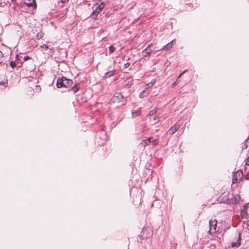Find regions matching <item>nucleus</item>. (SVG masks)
Listing matches in <instances>:
<instances>
[{
	"label": "nucleus",
	"instance_id": "nucleus-1",
	"mask_svg": "<svg viewBox=\"0 0 249 249\" xmlns=\"http://www.w3.org/2000/svg\"><path fill=\"white\" fill-rule=\"evenodd\" d=\"M72 84V81L71 79H67L64 77L58 79L56 82V86L58 88L62 87L68 88Z\"/></svg>",
	"mask_w": 249,
	"mask_h": 249
},
{
	"label": "nucleus",
	"instance_id": "nucleus-2",
	"mask_svg": "<svg viewBox=\"0 0 249 249\" xmlns=\"http://www.w3.org/2000/svg\"><path fill=\"white\" fill-rule=\"evenodd\" d=\"M217 222L216 220H211L209 221L210 230L209 232L210 234H213L216 231Z\"/></svg>",
	"mask_w": 249,
	"mask_h": 249
},
{
	"label": "nucleus",
	"instance_id": "nucleus-3",
	"mask_svg": "<svg viewBox=\"0 0 249 249\" xmlns=\"http://www.w3.org/2000/svg\"><path fill=\"white\" fill-rule=\"evenodd\" d=\"M94 7L95 9L92 12V14L93 15L97 16L98 15V14H99L102 11V10L104 8V4L103 2H102L100 4H97L95 5Z\"/></svg>",
	"mask_w": 249,
	"mask_h": 249
},
{
	"label": "nucleus",
	"instance_id": "nucleus-4",
	"mask_svg": "<svg viewBox=\"0 0 249 249\" xmlns=\"http://www.w3.org/2000/svg\"><path fill=\"white\" fill-rule=\"evenodd\" d=\"M152 44H150L142 52L143 57L149 56L153 50L151 49Z\"/></svg>",
	"mask_w": 249,
	"mask_h": 249
},
{
	"label": "nucleus",
	"instance_id": "nucleus-5",
	"mask_svg": "<svg viewBox=\"0 0 249 249\" xmlns=\"http://www.w3.org/2000/svg\"><path fill=\"white\" fill-rule=\"evenodd\" d=\"M123 98V96L120 93H115L113 97L111 99V101L112 102H120Z\"/></svg>",
	"mask_w": 249,
	"mask_h": 249
},
{
	"label": "nucleus",
	"instance_id": "nucleus-6",
	"mask_svg": "<svg viewBox=\"0 0 249 249\" xmlns=\"http://www.w3.org/2000/svg\"><path fill=\"white\" fill-rule=\"evenodd\" d=\"M180 126L179 124L176 123L170 129V133L172 135L174 134L179 128Z\"/></svg>",
	"mask_w": 249,
	"mask_h": 249
},
{
	"label": "nucleus",
	"instance_id": "nucleus-7",
	"mask_svg": "<svg viewBox=\"0 0 249 249\" xmlns=\"http://www.w3.org/2000/svg\"><path fill=\"white\" fill-rule=\"evenodd\" d=\"M23 1L29 7L36 6L35 0H23Z\"/></svg>",
	"mask_w": 249,
	"mask_h": 249
},
{
	"label": "nucleus",
	"instance_id": "nucleus-8",
	"mask_svg": "<svg viewBox=\"0 0 249 249\" xmlns=\"http://www.w3.org/2000/svg\"><path fill=\"white\" fill-rule=\"evenodd\" d=\"M241 236L240 234H238V239L235 242H233L231 243V246L232 247H238L240 245V240H241Z\"/></svg>",
	"mask_w": 249,
	"mask_h": 249
},
{
	"label": "nucleus",
	"instance_id": "nucleus-9",
	"mask_svg": "<svg viewBox=\"0 0 249 249\" xmlns=\"http://www.w3.org/2000/svg\"><path fill=\"white\" fill-rule=\"evenodd\" d=\"M187 71V70H185L184 71H183L181 74H179V75L178 76L177 80L175 81L172 84V88H173L175 86H176V85L179 82V78L184 73H185Z\"/></svg>",
	"mask_w": 249,
	"mask_h": 249
},
{
	"label": "nucleus",
	"instance_id": "nucleus-10",
	"mask_svg": "<svg viewBox=\"0 0 249 249\" xmlns=\"http://www.w3.org/2000/svg\"><path fill=\"white\" fill-rule=\"evenodd\" d=\"M151 138H148V139L143 140L142 141L141 144L143 146L145 147V146L147 145L149 143H151Z\"/></svg>",
	"mask_w": 249,
	"mask_h": 249
},
{
	"label": "nucleus",
	"instance_id": "nucleus-11",
	"mask_svg": "<svg viewBox=\"0 0 249 249\" xmlns=\"http://www.w3.org/2000/svg\"><path fill=\"white\" fill-rule=\"evenodd\" d=\"M173 44L171 42L167 43L166 45L163 46L161 49H165L166 50H169L172 48Z\"/></svg>",
	"mask_w": 249,
	"mask_h": 249
},
{
	"label": "nucleus",
	"instance_id": "nucleus-12",
	"mask_svg": "<svg viewBox=\"0 0 249 249\" xmlns=\"http://www.w3.org/2000/svg\"><path fill=\"white\" fill-rule=\"evenodd\" d=\"M115 71L114 70H111L108 72L105 73V75L104 76L105 78L109 77L114 74Z\"/></svg>",
	"mask_w": 249,
	"mask_h": 249
},
{
	"label": "nucleus",
	"instance_id": "nucleus-13",
	"mask_svg": "<svg viewBox=\"0 0 249 249\" xmlns=\"http://www.w3.org/2000/svg\"><path fill=\"white\" fill-rule=\"evenodd\" d=\"M141 113V110L140 109H137V110H133L132 111V115L133 116H137L140 115Z\"/></svg>",
	"mask_w": 249,
	"mask_h": 249
},
{
	"label": "nucleus",
	"instance_id": "nucleus-14",
	"mask_svg": "<svg viewBox=\"0 0 249 249\" xmlns=\"http://www.w3.org/2000/svg\"><path fill=\"white\" fill-rule=\"evenodd\" d=\"M70 91L72 92L73 93H76L78 91V86L77 84H75L74 86H73L70 90Z\"/></svg>",
	"mask_w": 249,
	"mask_h": 249
},
{
	"label": "nucleus",
	"instance_id": "nucleus-15",
	"mask_svg": "<svg viewBox=\"0 0 249 249\" xmlns=\"http://www.w3.org/2000/svg\"><path fill=\"white\" fill-rule=\"evenodd\" d=\"M151 143L153 145H156L159 143V141L158 139H154L152 141L151 140Z\"/></svg>",
	"mask_w": 249,
	"mask_h": 249
},
{
	"label": "nucleus",
	"instance_id": "nucleus-16",
	"mask_svg": "<svg viewBox=\"0 0 249 249\" xmlns=\"http://www.w3.org/2000/svg\"><path fill=\"white\" fill-rule=\"evenodd\" d=\"M157 108H155L153 110H152L151 111H150L149 113V114H148V116H151L152 115H153L155 113H156V112H157Z\"/></svg>",
	"mask_w": 249,
	"mask_h": 249
},
{
	"label": "nucleus",
	"instance_id": "nucleus-17",
	"mask_svg": "<svg viewBox=\"0 0 249 249\" xmlns=\"http://www.w3.org/2000/svg\"><path fill=\"white\" fill-rule=\"evenodd\" d=\"M238 173L239 174V175L240 176L241 175V173L240 172H238V173H237L236 174ZM236 176H237V174L236 175H234L233 176V183L234 182H235L236 181H237L238 179L236 177Z\"/></svg>",
	"mask_w": 249,
	"mask_h": 249
},
{
	"label": "nucleus",
	"instance_id": "nucleus-18",
	"mask_svg": "<svg viewBox=\"0 0 249 249\" xmlns=\"http://www.w3.org/2000/svg\"><path fill=\"white\" fill-rule=\"evenodd\" d=\"M115 51V48L112 46H110L109 47V52L110 53H112Z\"/></svg>",
	"mask_w": 249,
	"mask_h": 249
},
{
	"label": "nucleus",
	"instance_id": "nucleus-19",
	"mask_svg": "<svg viewBox=\"0 0 249 249\" xmlns=\"http://www.w3.org/2000/svg\"><path fill=\"white\" fill-rule=\"evenodd\" d=\"M10 67H11L13 69H14V68H15L16 67V63L14 61H11L10 62Z\"/></svg>",
	"mask_w": 249,
	"mask_h": 249
},
{
	"label": "nucleus",
	"instance_id": "nucleus-20",
	"mask_svg": "<svg viewBox=\"0 0 249 249\" xmlns=\"http://www.w3.org/2000/svg\"><path fill=\"white\" fill-rule=\"evenodd\" d=\"M40 47L41 48H42V49H44L45 50H47L48 49H49V47L47 45H46V44H43L42 45H41L40 46Z\"/></svg>",
	"mask_w": 249,
	"mask_h": 249
},
{
	"label": "nucleus",
	"instance_id": "nucleus-21",
	"mask_svg": "<svg viewBox=\"0 0 249 249\" xmlns=\"http://www.w3.org/2000/svg\"><path fill=\"white\" fill-rule=\"evenodd\" d=\"M153 120L155 121L154 123H156L158 121L159 117L157 116H154V117L153 118Z\"/></svg>",
	"mask_w": 249,
	"mask_h": 249
},
{
	"label": "nucleus",
	"instance_id": "nucleus-22",
	"mask_svg": "<svg viewBox=\"0 0 249 249\" xmlns=\"http://www.w3.org/2000/svg\"><path fill=\"white\" fill-rule=\"evenodd\" d=\"M3 56V54L2 52L0 51V63H1V60Z\"/></svg>",
	"mask_w": 249,
	"mask_h": 249
},
{
	"label": "nucleus",
	"instance_id": "nucleus-23",
	"mask_svg": "<svg viewBox=\"0 0 249 249\" xmlns=\"http://www.w3.org/2000/svg\"><path fill=\"white\" fill-rule=\"evenodd\" d=\"M144 90H143L142 92H141V93H140V94H139V97H140V98H142V97H143V96H143V93H144Z\"/></svg>",
	"mask_w": 249,
	"mask_h": 249
},
{
	"label": "nucleus",
	"instance_id": "nucleus-24",
	"mask_svg": "<svg viewBox=\"0 0 249 249\" xmlns=\"http://www.w3.org/2000/svg\"><path fill=\"white\" fill-rule=\"evenodd\" d=\"M129 66H130V63H126L125 64H124V67L125 68H128Z\"/></svg>",
	"mask_w": 249,
	"mask_h": 249
},
{
	"label": "nucleus",
	"instance_id": "nucleus-25",
	"mask_svg": "<svg viewBox=\"0 0 249 249\" xmlns=\"http://www.w3.org/2000/svg\"><path fill=\"white\" fill-rule=\"evenodd\" d=\"M29 59H30V57L28 56H25L24 57L23 60H24V61H27V60H28Z\"/></svg>",
	"mask_w": 249,
	"mask_h": 249
},
{
	"label": "nucleus",
	"instance_id": "nucleus-26",
	"mask_svg": "<svg viewBox=\"0 0 249 249\" xmlns=\"http://www.w3.org/2000/svg\"><path fill=\"white\" fill-rule=\"evenodd\" d=\"M152 50H153V52H157V51L160 50L161 49V48L158 49V48H155L154 49H152Z\"/></svg>",
	"mask_w": 249,
	"mask_h": 249
},
{
	"label": "nucleus",
	"instance_id": "nucleus-27",
	"mask_svg": "<svg viewBox=\"0 0 249 249\" xmlns=\"http://www.w3.org/2000/svg\"><path fill=\"white\" fill-rule=\"evenodd\" d=\"M246 164L249 166V157L246 160Z\"/></svg>",
	"mask_w": 249,
	"mask_h": 249
},
{
	"label": "nucleus",
	"instance_id": "nucleus-28",
	"mask_svg": "<svg viewBox=\"0 0 249 249\" xmlns=\"http://www.w3.org/2000/svg\"><path fill=\"white\" fill-rule=\"evenodd\" d=\"M247 228L249 230V220L247 222Z\"/></svg>",
	"mask_w": 249,
	"mask_h": 249
},
{
	"label": "nucleus",
	"instance_id": "nucleus-29",
	"mask_svg": "<svg viewBox=\"0 0 249 249\" xmlns=\"http://www.w3.org/2000/svg\"><path fill=\"white\" fill-rule=\"evenodd\" d=\"M68 0H60V1L62 3H65L66 1H68Z\"/></svg>",
	"mask_w": 249,
	"mask_h": 249
},
{
	"label": "nucleus",
	"instance_id": "nucleus-30",
	"mask_svg": "<svg viewBox=\"0 0 249 249\" xmlns=\"http://www.w3.org/2000/svg\"><path fill=\"white\" fill-rule=\"evenodd\" d=\"M175 40H176L175 39H173V40L172 41H171L170 42H171V43H172V44H173V43H174V42H175Z\"/></svg>",
	"mask_w": 249,
	"mask_h": 249
},
{
	"label": "nucleus",
	"instance_id": "nucleus-31",
	"mask_svg": "<svg viewBox=\"0 0 249 249\" xmlns=\"http://www.w3.org/2000/svg\"><path fill=\"white\" fill-rule=\"evenodd\" d=\"M239 196H237V197L235 198V200H236L237 199H239Z\"/></svg>",
	"mask_w": 249,
	"mask_h": 249
},
{
	"label": "nucleus",
	"instance_id": "nucleus-32",
	"mask_svg": "<svg viewBox=\"0 0 249 249\" xmlns=\"http://www.w3.org/2000/svg\"><path fill=\"white\" fill-rule=\"evenodd\" d=\"M12 2H14L16 1V0H11Z\"/></svg>",
	"mask_w": 249,
	"mask_h": 249
},
{
	"label": "nucleus",
	"instance_id": "nucleus-33",
	"mask_svg": "<svg viewBox=\"0 0 249 249\" xmlns=\"http://www.w3.org/2000/svg\"><path fill=\"white\" fill-rule=\"evenodd\" d=\"M37 88H39V89H40V87L39 86H37Z\"/></svg>",
	"mask_w": 249,
	"mask_h": 249
},
{
	"label": "nucleus",
	"instance_id": "nucleus-34",
	"mask_svg": "<svg viewBox=\"0 0 249 249\" xmlns=\"http://www.w3.org/2000/svg\"><path fill=\"white\" fill-rule=\"evenodd\" d=\"M18 56V55L17 54V55H16V57L17 58Z\"/></svg>",
	"mask_w": 249,
	"mask_h": 249
}]
</instances>
